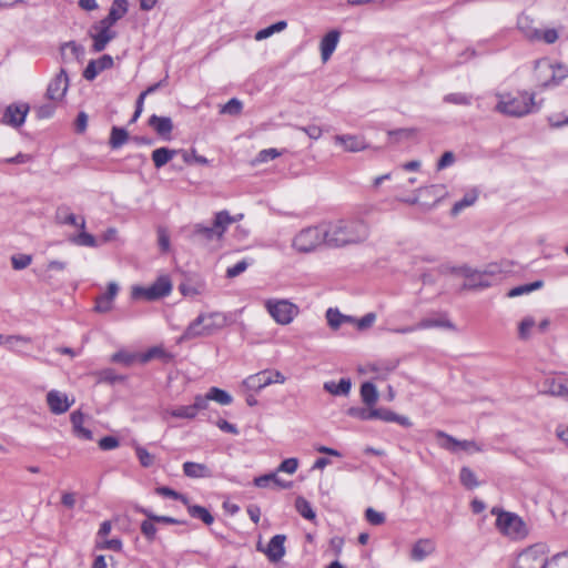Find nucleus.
<instances>
[{
  "label": "nucleus",
  "mask_w": 568,
  "mask_h": 568,
  "mask_svg": "<svg viewBox=\"0 0 568 568\" xmlns=\"http://www.w3.org/2000/svg\"><path fill=\"white\" fill-rule=\"evenodd\" d=\"M286 377L276 369H265L250 375L243 381V386L250 390L260 392L272 384H284Z\"/></svg>",
  "instance_id": "9d476101"
},
{
  "label": "nucleus",
  "mask_w": 568,
  "mask_h": 568,
  "mask_svg": "<svg viewBox=\"0 0 568 568\" xmlns=\"http://www.w3.org/2000/svg\"><path fill=\"white\" fill-rule=\"evenodd\" d=\"M172 291V283L169 276L162 275L160 276L152 285L148 287L143 286H133L132 287V298L139 300L143 298L146 301H155L161 297L168 296Z\"/></svg>",
  "instance_id": "1a4fd4ad"
},
{
  "label": "nucleus",
  "mask_w": 568,
  "mask_h": 568,
  "mask_svg": "<svg viewBox=\"0 0 568 568\" xmlns=\"http://www.w3.org/2000/svg\"><path fill=\"white\" fill-rule=\"evenodd\" d=\"M90 37L93 39V50L95 52L103 51L108 43L116 37L112 29L95 23L90 30Z\"/></svg>",
  "instance_id": "dca6fc26"
},
{
  "label": "nucleus",
  "mask_w": 568,
  "mask_h": 568,
  "mask_svg": "<svg viewBox=\"0 0 568 568\" xmlns=\"http://www.w3.org/2000/svg\"><path fill=\"white\" fill-rule=\"evenodd\" d=\"M264 308L278 325L291 324L300 314V307L287 298H267Z\"/></svg>",
  "instance_id": "0eeeda50"
},
{
  "label": "nucleus",
  "mask_w": 568,
  "mask_h": 568,
  "mask_svg": "<svg viewBox=\"0 0 568 568\" xmlns=\"http://www.w3.org/2000/svg\"><path fill=\"white\" fill-rule=\"evenodd\" d=\"M74 399H70L65 393L52 389L47 394V404L51 413L55 415L64 414L73 405Z\"/></svg>",
  "instance_id": "2eb2a0df"
},
{
  "label": "nucleus",
  "mask_w": 568,
  "mask_h": 568,
  "mask_svg": "<svg viewBox=\"0 0 568 568\" xmlns=\"http://www.w3.org/2000/svg\"><path fill=\"white\" fill-rule=\"evenodd\" d=\"M548 548L545 544H535L521 550L514 564V568H546L548 565Z\"/></svg>",
  "instance_id": "6e6552de"
},
{
  "label": "nucleus",
  "mask_w": 568,
  "mask_h": 568,
  "mask_svg": "<svg viewBox=\"0 0 568 568\" xmlns=\"http://www.w3.org/2000/svg\"><path fill=\"white\" fill-rule=\"evenodd\" d=\"M346 414L353 418L359 420H371L373 419L374 408L372 407H349L346 410Z\"/></svg>",
  "instance_id": "de8ad7c7"
},
{
  "label": "nucleus",
  "mask_w": 568,
  "mask_h": 568,
  "mask_svg": "<svg viewBox=\"0 0 568 568\" xmlns=\"http://www.w3.org/2000/svg\"><path fill=\"white\" fill-rule=\"evenodd\" d=\"M97 545L101 549H110L113 551H120L122 549V541L118 538L98 540Z\"/></svg>",
  "instance_id": "338daca9"
},
{
  "label": "nucleus",
  "mask_w": 568,
  "mask_h": 568,
  "mask_svg": "<svg viewBox=\"0 0 568 568\" xmlns=\"http://www.w3.org/2000/svg\"><path fill=\"white\" fill-rule=\"evenodd\" d=\"M366 520L375 526L382 525L385 521V515L383 513L376 511L373 508H367L365 511Z\"/></svg>",
  "instance_id": "774afa93"
},
{
  "label": "nucleus",
  "mask_w": 568,
  "mask_h": 568,
  "mask_svg": "<svg viewBox=\"0 0 568 568\" xmlns=\"http://www.w3.org/2000/svg\"><path fill=\"white\" fill-rule=\"evenodd\" d=\"M542 286H544L542 281H535L532 283L519 285V286L511 288L507 295H508V297H517V296H520L524 294H529L534 291H537V290L541 288Z\"/></svg>",
  "instance_id": "4c0bfd02"
},
{
  "label": "nucleus",
  "mask_w": 568,
  "mask_h": 568,
  "mask_svg": "<svg viewBox=\"0 0 568 568\" xmlns=\"http://www.w3.org/2000/svg\"><path fill=\"white\" fill-rule=\"evenodd\" d=\"M456 272L459 276L465 278L463 287L466 290H484L491 286V281L487 280L483 270L471 268L464 265L458 267Z\"/></svg>",
  "instance_id": "ddd939ff"
},
{
  "label": "nucleus",
  "mask_w": 568,
  "mask_h": 568,
  "mask_svg": "<svg viewBox=\"0 0 568 568\" xmlns=\"http://www.w3.org/2000/svg\"><path fill=\"white\" fill-rule=\"evenodd\" d=\"M527 37L530 39H541L546 43L551 44L558 40V32L555 29H547L544 31L535 29L530 33H527Z\"/></svg>",
  "instance_id": "58836bf2"
},
{
  "label": "nucleus",
  "mask_w": 568,
  "mask_h": 568,
  "mask_svg": "<svg viewBox=\"0 0 568 568\" xmlns=\"http://www.w3.org/2000/svg\"><path fill=\"white\" fill-rule=\"evenodd\" d=\"M322 245L328 246L325 222L300 230L292 239V248L301 254L312 253Z\"/></svg>",
  "instance_id": "20e7f679"
},
{
  "label": "nucleus",
  "mask_w": 568,
  "mask_h": 568,
  "mask_svg": "<svg viewBox=\"0 0 568 568\" xmlns=\"http://www.w3.org/2000/svg\"><path fill=\"white\" fill-rule=\"evenodd\" d=\"M325 316L328 326L334 331L344 325L345 314H342L337 308H328Z\"/></svg>",
  "instance_id": "79ce46f5"
},
{
  "label": "nucleus",
  "mask_w": 568,
  "mask_h": 568,
  "mask_svg": "<svg viewBox=\"0 0 568 568\" xmlns=\"http://www.w3.org/2000/svg\"><path fill=\"white\" fill-rule=\"evenodd\" d=\"M436 438H437V443L438 445L450 452V453H458V452H465L467 454H474V453H479L483 450L481 446H479L476 442L474 440H458L456 438H454L453 436L444 433V432H437L436 433Z\"/></svg>",
  "instance_id": "9b49d317"
},
{
  "label": "nucleus",
  "mask_w": 568,
  "mask_h": 568,
  "mask_svg": "<svg viewBox=\"0 0 568 568\" xmlns=\"http://www.w3.org/2000/svg\"><path fill=\"white\" fill-rule=\"evenodd\" d=\"M535 326V320L530 316L525 317L518 326V334L521 339H527L530 336L531 329Z\"/></svg>",
  "instance_id": "6e6d98bb"
},
{
  "label": "nucleus",
  "mask_w": 568,
  "mask_h": 568,
  "mask_svg": "<svg viewBox=\"0 0 568 568\" xmlns=\"http://www.w3.org/2000/svg\"><path fill=\"white\" fill-rule=\"evenodd\" d=\"M168 416L180 419H193L196 417L194 408H192L191 405L168 408L163 412V418Z\"/></svg>",
  "instance_id": "2f4dec72"
},
{
  "label": "nucleus",
  "mask_w": 568,
  "mask_h": 568,
  "mask_svg": "<svg viewBox=\"0 0 568 568\" xmlns=\"http://www.w3.org/2000/svg\"><path fill=\"white\" fill-rule=\"evenodd\" d=\"M119 293V285L115 282L108 284L106 291L95 298L94 311L98 313H108L113 307V301Z\"/></svg>",
  "instance_id": "6ab92c4d"
},
{
  "label": "nucleus",
  "mask_w": 568,
  "mask_h": 568,
  "mask_svg": "<svg viewBox=\"0 0 568 568\" xmlns=\"http://www.w3.org/2000/svg\"><path fill=\"white\" fill-rule=\"evenodd\" d=\"M31 343V338L22 335L0 334V345L6 346L11 352L20 353L22 347Z\"/></svg>",
  "instance_id": "c85d7f7f"
},
{
  "label": "nucleus",
  "mask_w": 568,
  "mask_h": 568,
  "mask_svg": "<svg viewBox=\"0 0 568 568\" xmlns=\"http://www.w3.org/2000/svg\"><path fill=\"white\" fill-rule=\"evenodd\" d=\"M136 457L143 467H151L154 464V456L150 454L144 447L136 446Z\"/></svg>",
  "instance_id": "13d9d810"
},
{
  "label": "nucleus",
  "mask_w": 568,
  "mask_h": 568,
  "mask_svg": "<svg viewBox=\"0 0 568 568\" xmlns=\"http://www.w3.org/2000/svg\"><path fill=\"white\" fill-rule=\"evenodd\" d=\"M71 242L75 245L87 247H95L98 245L95 237L84 230H81L78 235L72 236Z\"/></svg>",
  "instance_id": "09e8293b"
},
{
  "label": "nucleus",
  "mask_w": 568,
  "mask_h": 568,
  "mask_svg": "<svg viewBox=\"0 0 568 568\" xmlns=\"http://www.w3.org/2000/svg\"><path fill=\"white\" fill-rule=\"evenodd\" d=\"M32 262L31 255L20 254L11 257L12 267L14 270H23L28 267Z\"/></svg>",
  "instance_id": "0e129e2a"
},
{
  "label": "nucleus",
  "mask_w": 568,
  "mask_h": 568,
  "mask_svg": "<svg viewBox=\"0 0 568 568\" xmlns=\"http://www.w3.org/2000/svg\"><path fill=\"white\" fill-rule=\"evenodd\" d=\"M484 275H486L488 281H491V285L501 278V275L505 273L503 266L498 263L487 264L484 268H481Z\"/></svg>",
  "instance_id": "49530a36"
},
{
  "label": "nucleus",
  "mask_w": 568,
  "mask_h": 568,
  "mask_svg": "<svg viewBox=\"0 0 568 568\" xmlns=\"http://www.w3.org/2000/svg\"><path fill=\"white\" fill-rule=\"evenodd\" d=\"M193 235L195 237H199L203 241H220L221 237L217 236V232L215 231L214 226H204L202 224H196L194 226Z\"/></svg>",
  "instance_id": "e433bc0d"
},
{
  "label": "nucleus",
  "mask_w": 568,
  "mask_h": 568,
  "mask_svg": "<svg viewBox=\"0 0 568 568\" xmlns=\"http://www.w3.org/2000/svg\"><path fill=\"white\" fill-rule=\"evenodd\" d=\"M546 568H568V551L555 555Z\"/></svg>",
  "instance_id": "052dcab7"
},
{
  "label": "nucleus",
  "mask_w": 568,
  "mask_h": 568,
  "mask_svg": "<svg viewBox=\"0 0 568 568\" xmlns=\"http://www.w3.org/2000/svg\"><path fill=\"white\" fill-rule=\"evenodd\" d=\"M429 328L454 329L455 326L446 316L440 315L437 317L422 318L415 325L390 328L389 332L395 333V334H409L415 331L429 329Z\"/></svg>",
  "instance_id": "f8f14e48"
},
{
  "label": "nucleus",
  "mask_w": 568,
  "mask_h": 568,
  "mask_svg": "<svg viewBox=\"0 0 568 568\" xmlns=\"http://www.w3.org/2000/svg\"><path fill=\"white\" fill-rule=\"evenodd\" d=\"M155 520H151L149 518L141 523V532L150 541L154 540L156 535L158 529L155 527Z\"/></svg>",
  "instance_id": "4d7b16f0"
},
{
  "label": "nucleus",
  "mask_w": 568,
  "mask_h": 568,
  "mask_svg": "<svg viewBox=\"0 0 568 568\" xmlns=\"http://www.w3.org/2000/svg\"><path fill=\"white\" fill-rule=\"evenodd\" d=\"M138 358L140 359V356L136 355V354H132V353H128V352H124V351H120V352L113 354L111 359L114 363H121V364H123L125 366H130Z\"/></svg>",
  "instance_id": "5fc2aeb1"
},
{
  "label": "nucleus",
  "mask_w": 568,
  "mask_h": 568,
  "mask_svg": "<svg viewBox=\"0 0 568 568\" xmlns=\"http://www.w3.org/2000/svg\"><path fill=\"white\" fill-rule=\"evenodd\" d=\"M280 155H281V152L277 149H274V148L265 149V150H262L261 152H258L255 161L257 163H265V162L276 159Z\"/></svg>",
  "instance_id": "69168bd1"
},
{
  "label": "nucleus",
  "mask_w": 568,
  "mask_h": 568,
  "mask_svg": "<svg viewBox=\"0 0 568 568\" xmlns=\"http://www.w3.org/2000/svg\"><path fill=\"white\" fill-rule=\"evenodd\" d=\"M416 133H417L416 129L404 128V129L389 131L388 135L390 138H394L396 141H399V140L412 139L416 135Z\"/></svg>",
  "instance_id": "bf43d9fd"
},
{
  "label": "nucleus",
  "mask_w": 568,
  "mask_h": 568,
  "mask_svg": "<svg viewBox=\"0 0 568 568\" xmlns=\"http://www.w3.org/2000/svg\"><path fill=\"white\" fill-rule=\"evenodd\" d=\"M361 398L363 403L366 404L368 407H373L376 404L378 399V393L373 383L365 382L361 386Z\"/></svg>",
  "instance_id": "72a5a7b5"
},
{
  "label": "nucleus",
  "mask_w": 568,
  "mask_h": 568,
  "mask_svg": "<svg viewBox=\"0 0 568 568\" xmlns=\"http://www.w3.org/2000/svg\"><path fill=\"white\" fill-rule=\"evenodd\" d=\"M74 435L84 440L92 439V432L83 426L84 416L81 412H73L70 416Z\"/></svg>",
  "instance_id": "c756f323"
},
{
  "label": "nucleus",
  "mask_w": 568,
  "mask_h": 568,
  "mask_svg": "<svg viewBox=\"0 0 568 568\" xmlns=\"http://www.w3.org/2000/svg\"><path fill=\"white\" fill-rule=\"evenodd\" d=\"M286 537L284 535H275L271 538L267 548L265 550L266 556L271 561H278L285 555V542Z\"/></svg>",
  "instance_id": "a878e982"
},
{
  "label": "nucleus",
  "mask_w": 568,
  "mask_h": 568,
  "mask_svg": "<svg viewBox=\"0 0 568 568\" xmlns=\"http://www.w3.org/2000/svg\"><path fill=\"white\" fill-rule=\"evenodd\" d=\"M227 325V315L222 312L202 313L192 321L181 339L206 337L215 334Z\"/></svg>",
  "instance_id": "7ed1b4c3"
},
{
  "label": "nucleus",
  "mask_w": 568,
  "mask_h": 568,
  "mask_svg": "<svg viewBox=\"0 0 568 568\" xmlns=\"http://www.w3.org/2000/svg\"><path fill=\"white\" fill-rule=\"evenodd\" d=\"M189 514L194 518H200L204 524L211 525L214 521L213 516L209 510L197 505H186Z\"/></svg>",
  "instance_id": "ea45409f"
},
{
  "label": "nucleus",
  "mask_w": 568,
  "mask_h": 568,
  "mask_svg": "<svg viewBox=\"0 0 568 568\" xmlns=\"http://www.w3.org/2000/svg\"><path fill=\"white\" fill-rule=\"evenodd\" d=\"M495 98V110L506 116L521 118L537 109L535 94L528 91H500Z\"/></svg>",
  "instance_id": "f03ea898"
},
{
  "label": "nucleus",
  "mask_w": 568,
  "mask_h": 568,
  "mask_svg": "<svg viewBox=\"0 0 568 568\" xmlns=\"http://www.w3.org/2000/svg\"><path fill=\"white\" fill-rule=\"evenodd\" d=\"M113 58L109 54H104L97 60H91L84 69L83 77L88 81L94 80L99 73L112 68Z\"/></svg>",
  "instance_id": "4be33fe9"
},
{
  "label": "nucleus",
  "mask_w": 568,
  "mask_h": 568,
  "mask_svg": "<svg viewBox=\"0 0 568 568\" xmlns=\"http://www.w3.org/2000/svg\"><path fill=\"white\" fill-rule=\"evenodd\" d=\"M149 125L163 139L169 140L173 130V122L169 116L151 115Z\"/></svg>",
  "instance_id": "5701e85b"
},
{
  "label": "nucleus",
  "mask_w": 568,
  "mask_h": 568,
  "mask_svg": "<svg viewBox=\"0 0 568 568\" xmlns=\"http://www.w3.org/2000/svg\"><path fill=\"white\" fill-rule=\"evenodd\" d=\"M129 134L122 128L113 126L110 136V145L112 149H119L128 141Z\"/></svg>",
  "instance_id": "c03bdc74"
},
{
  "label": "nucleus",
  "mask_w": 568,
  "mask_h": 568,
  "mask_svg": "<svg viewBox=\"0 0 568 568\" xmlns=\"http://www.w3.org/2000/svg\"><path fill=\"white\" fill-rule=\"evenodd\" d=\"M286 28H287L286 21H284V20L277 21V22L257 31L254 36V39L256 41L265 40L275 33H280V32L284 31Z\"/></svg>",
  "instance_id": "f704fd0d"
},
{
  "label": "nucleus",
  "mask_w": 568,
  "mask_h": 568,
  "mask_svg": "<svg viewBox=\"0 0 568 568\" xmlns=\"http://www.w3.org/2000/svg\"><path fill=\"white\" fill-rule=\"evenodd\" d=\"M207 398L221 405H230L233 400L232 396L227 392L217 387L210 388V390L207 392Z\"/></svg>",
  "instance_id": "a18cd8bd"
},
{
  "label": "nucleus",
  "mask_w": 568,
  "mask_h": 568,
  "mask_svg": "<svg viewBox=\"0 0 568 568\" xmlns=\"http://www.w3.org/2000/svg\"><path fill=\"white\" fill-rule=\"evenodd\" d=\"M69 79L64 70H61L48 85L47 97L53 101H61L68 90Z\"/></svg>",
  "instance_id": "f3484780"
},
{
  "label": "nucleus",
  "mask_w": 568,
  "mask_h": 568,
  "mask_svg": "<svg viewBox=\"0 0 568 568\" xmlns=\"http://www.w3.org/2000/svg\"><path fill=\"white\" fill-rule=\"evenodd\" d=\"M129 9L126 0H113L109 13L115 17V19H122Z\"/></svg>",
  "instance_id": "864d4df0"
},
{
  "label": "nucleus",
  "mask_w": 568,
  "mask_h": 568,
  "mask_svg": "<svg viewBox=\"0 0 568 568\" xmlns=\"http://www.w3.org/2000/svg\"><path fill=\"white\" fill-rule=\"evenodd\" d=\"M334 144L345 152H362L369 149V144L363 135L357 134H336L333 138Z\"/></svg>",
  "instance_id": "4468645a"
},
{
  "label": "nucleus",
  "mask_w": 568,
  "mask_h": 568,
  "mask_svg": "<svg viewBox=\"0 0 568 568\" xmlns=\"http://www.w3.org/2000/svg\"><path fill=\"white\" fill-rule=\"evenodd\" d=\"M295 506L300 515L303 516L304 518L310 520L315 518V513L312 509L311 504L303 497H298L296 499Z\"/></svg>",
  "instance_id": "603ef678"
},
{
  "label": "nucleus",
  "mask_w": 568,
  "mask_h": 568,
  "mask_svg": "<svg viewBox=\"0 0 568 568\" xmlns=\"http://www.w3.org/2000/svg\"><path fill=\"white\" fill-rule=\"evenodd\" d=\"M58 219L62 224H69L79 227L80 230L85 229V220L83 217L79 219L75 214L71 212H62L60 211L58 214Z\"/></svg>",
  "instance_id": "37998d69"
},
{
  "label": "nucleus",
  "mask_w": 568,
  "mask_h": 568,
  "mask_svg": "<svg viewBox=\"0 0 568 568\" xmlns=\"http://www.w3.org/2000/svg\"><path fill=\"white\" fill-rule=\"evenodd\" d=\"M325 392L333 396H348L352 389L351 378H342L338 382L327 381L323 384Z\"/></svg>",
  "instance_id": "bb28decb"
},
{
  "label": "nucleus",
  "mask_w": 568,
  "mask_h": 568,
  "mask_svg": "<svg viewBox=\"0 0 568 568\" xmlns=\"http://www.w3.org/2000/svg\"><path fill=\"white\" fill-rule=\"evenodd\" d=\"M478 199V193L477 191L473 190L470 192H467L462 200L457 201L454 206L452 207V214L453 215H458L463 210H465L466 207H469L471 206L473 204H475V202L477 201Z\"/></svg>",
  "instance_id": "c9c22d12"
},
{
  "label": "nucleus",
  "mask_w": 568,
  "mask_h": 568,
  "mask_svg": "<svg viewBox=\"0 0 568 568\" xmlns=\"http://www.w3.org/2000/svg\"><path fill=\"white\" fill-rule=\"evenodd\" d=\"M496 516V528L505 537L513 540H521L529 534V529L521 517L515 513L493 508Z\"/></svg>",
  "instance_id": "423d86ee"
},
{
  "label": "nucleus",
  "mask_w": 568,
  "mask_h": 568,
  "mask_svg": "<svg viewBox=\"0 0 568 568\" xmlns=\"http://www.w3.org/2000/svg\"><path fill=\"white\" fill-rule=\"evenodd\" d=\"M176 154L175 150L168 148H159L152 152V161L156 169L164 166L169 163Z\"/></svg>",
  "instance_id": "473e14b6"
},
{
  "label": "nucleus",
  "mask_w": 568,
  "mask_h": 568,
  "mask_svg": "<svg viewBox=\"0 0 568 568\" xmlns=\"http://www.w3.org/2000/svg\"><path fill=\"white\" fill-rule=\"evenodd\" d=\"M297 467H298V459L292 457V458L284 459L277 467V471L293 475L297 470Z\"/></svg>",
  "instance_id": "680f3d73"
},
{
  "label": "nucleus",
  "mask_w": 568,
  "mask_h": 568,
  "mask_svg": "<svg viewBox=\"0 0 568 568\" xmlns=\"http://www.w3.org/2000/svg\"><path fill=\"white\" fill-rule=\"evenodd\" d=\"M341 39V32L336 29L328 31L320 41L321 59L323 62H327Z\"/></svg>",
  "instance_id": "aec40b11"
},
{
  "label": "nucleus",
  "mask_w": 568,
  "mask_h": 568,
  "mask_svg": "<svg viewBox=\"0 0 568 568\" xmlns=\"http://www.w3.org/2000/svg\"><path fill=\"white\" fill-rule=\"evenodd\" d=\"M542 393L568 398V382L561 378H547L544 382Z\"/></svg>",
  "instance_id": "b1692460"
},
{
  "label": "nucleus",
  "mask_w": 568,
  "mask_h": 568,
  "mask_svg": "<svg viewBox=\"0 0 568 568\" xmlns=\"http://www.w3.org/2000/svg\"><path fill=\"white\" fill-rule=\"evenodd\" d=\"M436 550V544L430 538H420L414 542L410 550V559L423 561Z\"/></svg>",
  "instance_id": "412c9836"
},
{
  "label": "nucleus",
  "mask_w": 568,
  "mask_h": 568,
  "mask_svg": "<svg viewBox=\"0 0 568 568\" xmlns=\"http://www.w3.org/2000/svg\"><path fill=\"white\" fill-rule=\"evenodd\" d=\"M277 470L275 473L265 474L254 478V485L258 488H267L271 484L280 489H288L292 487L291 481H285L277 476Z\"/></svg>",
  "instance_id": "393cba45"
},
{
  "label": "nucleus",
  "mask_w": 568,
  "mask_h": 568,
  "mask_svg": "<svg viewBox=\"0 0 568 568\" xmlns=\"http://www.w3.org/2000/svg\"><path fill=\"white\" fill-rule=\"evenodd\" d=\"M443 100L446 103L467 106L471 104L473 95L463 92H455L446 94Z\"/></svg>",
  "instance_id": "a19ab883"
},
{
  "label": "nucleus",
  "mask_w": 568,
  "mask_h": 568,
  "mask_svg": "<svg viewBox=\"0 0 568 568\" xmlns=\"http://www.w3.org/2000/svg\"><path fill=\"white\" fill-rule=\"evenodd\" d=\"M183 473L190 478H210L212 470L204 464L185 462L183 464Z\"/></svg>",
  "instance_id": "cd10ccee"
},
{
  "label": "nucleus",
  "mask_w": 568,
  "mask_h": 568,
  "mask_svg": "<svg viewBox=\"0 0 568 568\" xmlns=\"http://www.w3.org/2000/svg\"><path fill=\"white\" fill-rule=\"evenodd\" d=\"M234 222H236V219L231 216L227 211L217 212L213 221V226L217 232V236L222 239L227 227Z\"/></svg>",
  "instance_id": "7c9ffc66"
},
{
  "label": "nucleus",
  "mask_w": 568,
  "mask_h": 568,
  "mask_svg": "<svg viewBox=\"0 0 568 568\" xmlns=\"http://www.w3.org/2000/svg\"><path fill=\"white\" fill-rule=\"evenodd\" d=\"M242 109L243 103L239 99L233 98L224 105H222L220 112L222 114L239 115L242 112Z\"/></svg>",
  "instance_id": "3c124183"
},
{
  "label": "nucleus",
  "mask_w": 568,
  "mask_h": 568,
  "mask_svg": "<svg viewBox=\"0 0 568 568\" xmlns=\"http://www.w3.org/2000/svg\"><path fill=\"white\" fill-rule=\"evenodd\" d=\"M459 479L460 483L468 489H473L478 486L475 473L468 467H463L460 469Z\"/></svg>",
  "instance_id": "8fccbe9b"
},
{
  "label": "nucleus",
  "mask_w": 568,
  "mask_h": 568,
  "mask_svg": "<svg viewBox=\"0 0 568 568\" xmlns=\"http://www.w3.org/2000/svg\"><path fill=\"white\" fill-rule=\"evenodd\" d=\"M329 247H343L364 242L369 235L367 223L361 217L324 221Z\"/></svg>",
  "instance_id": "f257e3e1"
},
{
  "label": "nucleus",
  "mask_w": 568,
  "mask_h": 568,
  "mask_svg": "<svg viewBox=\"0 0 568 568\" xmlns=\"http://www.w3.org/2000/svg\"><path fill=\"white\" fill-rule=\"evenodd\" d=\"M29 108L27 104H11L4 113L2 122L11 126H20L24 123Z\"/></svg>",
  "instance_id": "a211bd4d"
},
{
  "label": "nucleus",
  "mask_w": 568,
  "mask_h": 568,
  "mask_svg": "<svg viewBox=\"0 0 568 568\" xmlns=\"http://www.w3.org/2000/svg\"><path fill=\"white\" fill-rule=\"evenodd\" d=\"M456 162V156L452 151H446L437 161L436 170L442 171L452 166Z\"/></svg>",
  "instance_id": "e2e57ef3"
},
{
  "label": "nucleus",
  "mask_w": 568,
  "mask_h": 568,
  "mask_svg": "<svg viewBox=\"0 0 568 568\" xmlns=\"http://www.w3.org/2000/svg\"><path fill=\"white\" fill-rule=\"evenodd\" d=\"M534 77L538 87L542 89L554 88L568 78V67L548 58H542L535 63Z\"/></svg>",
  "instance_id": "39448f33"
}]
</instances>
